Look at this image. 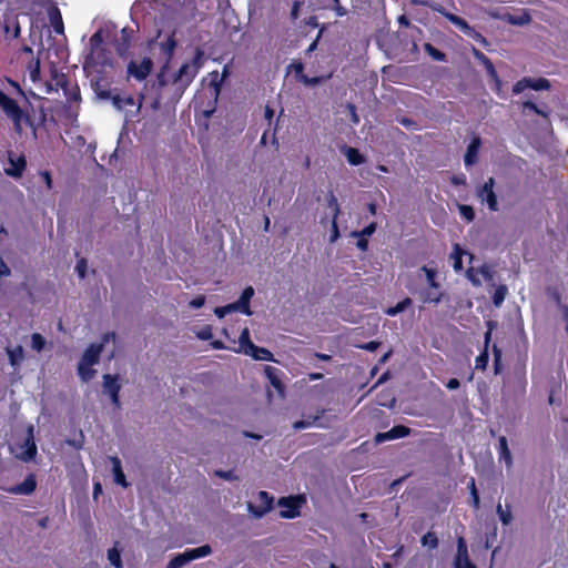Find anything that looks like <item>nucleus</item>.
I'll return each instance as SVG.
<instances>
[{"label":"nucleus","mask_w":568,"mask_h":568,"mask_svg":"<svg viewBox=\"0 0 568 568\" xmlns=\"http://www.w3.org/2000/svg\"><path fill=\"white\" fill-rule=\"evenodd\" d=\"M409 433H410V429L408 427L403 426V425H397V426H394L388 432L378 433L375 436V443L376 444H381V443H384L386 440H393V439H397V438H403V437L408 436Z\"/></svg>","instance_id":"obj_13"},{"label":"nucleus","mask_w":568,"mask_h":568,"mask_svg":"<svg viewBox=\"0 0 568 568\" xmlns=\"http://www.w3.org/2000/svg\"><path fill=\"white\" fill-rule=\"evenodd\" d=\"M460 383L457 378H450L447 384H446V387L450 390H454V389H457L459 387Z\"/></svg>","instance_id":"obj_64"},{"label":"nucleus","mask_w":568,"mask_h":568,"mask_svg":"<svg viewBox=\"0 0 568 568\" xmlns=\"http://www.w3.org/2000/svg\"><path fill=\"white\" fill-rule=\"evenodd\" d=\"M196 336L202 341H209L212 338L213 333L211 326L206 325L196 332Z\"/></svg>","instance_id":"obj_51"},{"label":"nucleus","mask_w":568,"mask_h":568,"mask_svg":"<svg viewBox=\"0 0 568 568\" xmlns=\"http://www.w3.org/2000/svg\"><path fill=\"white\" fill-rule=\"evenodd\" d=\"M468 554L467 544L464 537H459L457 540V555H466Z\"/></svg>","instance_id":"obj_58"},{"label":"nucleus","mask_w":568,"mask_h":568,"mask_svg":"<svg viewBox=\"0 0 568 568\" xmlns=\"http://www.w3.org/2000/svg\"><path fill=\"white\" fill-rule=\"evenodd\" d=\"M257 499L258 505L248 503L247 509L255 518H262L266 513H268L272 509L273 497H271L266 491H260L257 495Z\"/></svg>","instance_id":"obj_8"},{"label":"nucleus","mask_w":568,"mask_h":568,"mask_svg":"<svg viewBox=\"0 0 568 568\" xmlns=\"http://www.w3.org/2000/svg\"><path fill=\"white\" fill-rule=\"evenodd\" d=\"M495 180L489 178L477 192L481 202H486L490 211L498 210L497 196L494 192Z\"/></svg>","instance_id":"obj_9"},{"label":"nucleus","mask_w":568,"mask_h":568,"mask_svg":"<svg viewBox=\"0 0 568 568\" xmlns=\"http://www.w3.org/2000/svg\"><path fill=\"white\" fill-rule=\"evenodd\" d=\"M215 476L224 479V480H227V481H235L239 479L237 475L233 471V470H215L214 471Z\"/></svg>","instance_id":"obj_45"},{"label":"nucleus","mask_w":568,"mask_h":568,"mask_svg":"<svg viewBox=\"0 0 568 568\" xmlns=\"http://www.w3.org/2000/svg\"><path fill=\"white\" fill-rule=\"evenodd\" d=\"M444 16L453 23L455 24L457 28L460 29V31H463L464 33L465 32H470V26L464 20L462 19L460 17L458 16H455L453 13H449V12H445Z\"/></svg>","instance_id":"obj_27"},{"label":"nucleus","mask_w":568,"mask_h":568,"mask_svg":"<svg viewBox=\"0 0 568 568\" xmlns=\"http://www.w3.org/2000/svg\"><path fill=\"white\" fill-rule=\"evenodd\" d=\"M211 552L212 549L209 545H204L194 549H187L172 558L165 568H182L192 560L206 557Z\"/></svg>","instance_id":"obj_4"},{"label":"nucleus","mask_w":568,"mask_h":568,"mask_svg":"<svg viewBox=\"0 0 568 568\" xmlns=\"http://www.w3.org/2000/svg\"><path fill=\"white\" fill-rule=\"evenodd\" d=\"M108 559L115 568H122L120 551L115 547L108 550Z\"/></svg>","instance_id":"obj_37"},{"label":"nucleus","mask_w":568,"mask_h":568,"mask_svg":"<svg viewBox=\"0 0 568 568\" xmlns=\"http://www.w3.org/2000/svg\"><path fill=\"white\" fill-rule=\"evenodd\" d=\"M488 364V353L485 349L480 355H478L475 359V368L476 369H485Z\"/></svg>","instance_id":"obj_48"},{"label":"nucleus","mask_w":568,"mask_h":568,"mask_svg":"<svg viewBox=\"0 0 568 568\" xmlns=\"http://www.w3.org/2000/svg\"><path fill=\"white\" fill-rule=\"evenodd\" d=\"M44 344H45V341L42 337V335H40L38 333L32 334V336H31V347L34 351L41 352L43 349V347H44Z\"/></svg>","instance_id":"obj_42"},{"label":"nucleus","mask_w":568,"mask_h":568,"mask_svg":"<svg viewBox=\"0 0 568 568\" xmlns=\"http://www.w3.org/2000/svg\"><path fill=\"white\" fill-rule=\"evenodd\" d=\"M27 161L24 155H16L13 152L8 153V166L4 169L7 175L19 179L26 170Z\"/></svg>","instance_id":"obj_10"},{"label":"nucleus","mask_w":568,"mask_h":568,"mask_svg":"<svg viewBox=\"0 0 568 568\" xmlns=\"http://www.w3.org/2000/svg\"><path fill=\"white\" fill-rule=\"evenodd\" d=\"M102 43V33L97 31L90 39V54L89 59L93 62H99V54L101 52L100 44Z\"/></svg>","instance_id":"obj_19"},{"label":"nucleus","mask_w":568,"mask_h":568,"mask_svg":"<svg viewBox=\"0 0 568 568\" xmlns=\"http://www.w3.org/2000/svg\"><path fill=\"white\" fill-rule=\"evenodd\" d=\"M37 481L34 475H29L21 484L17 485L12 491L19 495H30L36 490Z\"/></svg>","instance_id":"obj_18"},{"label":"nucleus","mask_w":568,"mask_h":568,"mask_svg":"<svg viewBox=\"0 0 568 568\" xmlns=\"http://www.w3.org/2000/svg\"><path fill=\"white\" fill-rule=\"evenodd\" d=\"M459 213L460 215L466 219L468 222L473 221L474 220V211L471 209V206H468V205H459Z\"/></svg>","instance_id":"obj_50"},{"label":"nucleus","mask_w":568,"mask_h":568,"mask_svg":"<svg viewBox=\"0 0 568 568\" xmlns=\"http://www.w3.org/2000/svg\"><path fill=\"white\" fill-rule=\"evenodd\" d=\"M204 304H205V296L204 295H199L195 298H193L192 301H190V303H189L190 307H192V308H200Z\"/></svg>","instance_id":"obj_56"},{"label":"nucleus","mask_w":568,"mask_h":568,"mask_svg":"<svg viewBox=\"0 0 568 568\" xmlns=\"http://www.w3.org/2000/svg\"><path fill=\"white\" fill-rule=\"evenodd\" d=\"M422 271L426 275V280H427V283L429 284V287L437 290L439 285H438V283L435 280L436 271L434 268H430V267H427V266H423Z\"/></svg>","instance_id":"obj_36"},{"label":"nucleus","mask_w":568,"mask_h":568,"mask_svg":"<svg viewBox=\"0 0 568 568\" xmlns=\"http://www.w3.org/2000/svg\"><path fill=\"white\" fill-rule=\"evenodd\" d=\"M338 237H339V231H338L337 222L335 220H332V232H331V236H329V242L334 243L338 240Z\"/></svg>","instance_id":"obj_57"},{"label":"nucleus","mask_w":568,"mask_h":568,"mask_svg":"<svg viewBox=\"0 0 568 568\" xmlns=\"http://www.w3.org/2000/svg\"><path fill=\"white\" fill-rule=\"evenodd\" d=\"M40 74V62L39 60L30 64V78L32 81H37Z\"/></svg>","instance_id":"obj_53"},{"label":"nucleus","mask_w":568,"mask_h":568,"mask_svg":"<svg viewBox=\"0 0 568 568\" xmlns=\"http://www.w3.org/2000/svg\"><path fill=\"white\" fill-rule=\"evenodd\" d=\"M498 457L499 460L505 462L507 468L513 466V456L508 447V442L505 436H500L498 440Z\"/></svg>","instance_id":"obj_17"},{"label":"nucleus","mask_w":568,"mask_h":568,"mask_svg":"<svg viewBox=\"0 0 568 568\" xmlns=\"http://www.w3.org/2000/svg\"><path fill=\"white\" fill-rule=\"evenodd\" d=\"M376 230V223H371L369 225H367L365 229H363L362 231H354L352 232V236L353 237H365V236H371Z\"/></svg>","instance_id":"obj_43"},{"label":"nucleus","mask_w":568,"mask_h":568,"mask_svg":"<svg viewBox=\"0 0 568 568\" xmlns=\"http://www.w3.org/2000/svg\"><path fill=\"white\" fill-rule=\"evenodd\" d=\"M78 375L83 382H89L94 377L95 369L92 368V365L79 363Z\"/></svg>","instance_id":"obj_26"},{"label":"nucleus","mask_w":568,"mask_h":568,"mask_svg":"<svg viewBox=\"0 0 568 568\" xmlns=\"http://www.w3.org/2000/svg\"><path fill=\"white\" fill-rule=\"evenodd\" d=\"M246 355L253 357L256 361H266V362L275 361L273 354L268 349L258 347L256 345H254V347L251 351H247Z\"/></svg>","instance_id":"obj_22"},{"label":"nucleus","mask_w":568,"mask_h":568,"mask_svg":"<svg viewBox=\"0 0 568 568\" xmlns=\"http://www.w3.org/2000/svg\"><path fill=\"white\" fill-rule=\"evenodd\" d=\"M152 68L153 62L150 58H144L141 61H131L128 65V74L138 81H142L150 74Z\"/></svg>","instance_id":"obj_7"},{"label":"nucleus","mask_w":568,"mask_h":568,"mask_svg":"<svg viewBox=\"0 0 568 568\" xmlns=\"http://www.w3.org/2000/svg\"><path fill=\"white\" fill-rule=\"evenodd\" d=\"M112 103L116 109L121 110L126 105H134L135 101H134V98L131 95H126V97L114 95V97H112Z\"/></svg>","instance_id":"obj_30"},{"label":"nucleus","mask_w":568,"mask_h":568,"mask_svg":"<svg viewBox=\"0 0 568 568\" xmlns=\"http://www.w3.org/2000/svg\"><path fill=\"white\" fill-rule=\"evenodd\" d=\"M412 304V300L406 297L402 302L397 303L394 307H389L386 310V314L389 316H395L398 313L405 311Z\"/></svg>","instance_id":"obj_32"},{"label":"nucleus","mask_w":568,"mask_h":568,"mask_svg":"<svg viewBox=\"0 0 568 568\" xmlns=\"http://www.w3.org/2000/svg\"><path fill=\"white\" fill-rule=\"evenodd\" d=\"M87 267H88V264H87V261L84 258H81V260L78 261V263L75 265V271H77L78 275L81 278L85 277Z\"/></svg>","instance_id":"obj_52"},{"label":"nucleus","mask_w":568,"mask_h":568,"mask_svg":"<svg viewBox=\"0 0 568 568\" xmlns=\"http://www.w3.org/2000/svg\"><path fill=\"white\" fill-rule=\"evenodd\" d=\"M454 566L455 568H476L475 565L470 561L468 554L456 555Z\"/></svg>","instance_id":"obj_33"},{"label":"nucleus","mask_w":568,"mask_h":568,"mask_svg":"<svg viewBox=\"0 0 568 568\" xmlns=\"http://www.w3.org/2000/svg\"><path fill=\"white\" fill-rule=\"evenodd\" d=\"M323 78L315 77V78H308L307 75H302L300 78V81L303 82L305 85L314 87L318 84Z\"/></svg>","instance_id":"obj_54"},{"label":"nucleus","mask_w":568,"mask_h":568,"mask_svg":"<svg viewBox=\"0 0 568 568\" xmlns=\"http://www.w3.org/2000/svg\"><path fill=\"white\" fill-rule=\"evenodd\" d=\"M264 373L270 379L271 384L278 390H282V383L277 377V369L273 366H265Z\"/></svg>","instance_id":"obj_28"},{"label":"nucleus","mask_w":568,"mask_h":568,"mask_svg":"<svg viewBox=\"0 0 568 568\" xmlns=\"http://www.w3.org/2000/svg\"><path fill=\"white\" fill-rule=\"evenodd\" d=\"M254 295V288L252 286H247L243 292L241 297L239 298L240 304H243L245 308H250V301Z\"/></svg>","instance_id":"obj_41"},{"label":"nucleus","mask_w":568,"mask_h":568,"mask_svg":"<svg viewBox=\"0 0 568 568\" xmlns=\"http://www.w3.org/2000/svg\"><path fill=\"white\" fill-rule=\"evenodd\" d=\"M468 255V253L463 250L458 244H455L453 247V252L450 253V258L453 260V267L456 272H460L463 270V256ZM470 260L473 255L469 254Z\"/></svg>","instance_id":"obj_20"},{"label":"nucleus","mask_w":568,"mask_h":568,"mask_svg":"<svg viewBox=\"0 0 568 568\" xmlns=\"http://www.w3.org/2000/svg\"><path fill=\"white\" fill-rule=\"evenodd\" d=\"M240 352L246 355L247 351H251L254 347V344L250 339V331L245 327L239 337Z\"/></svg>","instance_id":"obj_25"},{"label":"nucleus","mask_w":568,"mask_h":568,"mask_svg":"<svg viewBox=\"0 0 568 568\" xmlns=\"http://www.w3.org/2000/svg\"><path fill=\"white\" fill-rule=\"evenodd\" d=\"M480 274L477 273V268L470 267L467 270V278L475 285L480 286L481 285V278Z\"/></svg>","instance_id":"obj_49"},{"label":"nucleus","mask_w":568,"mask_h":568,"mask_svg":"<svg viewBox=\"0 0 568 568\" xmlns=\"http://www.w3.org/2000/svg\"><path fill=\"white\" fill-rule=\"evenodd\" d=\"M292 69H293V71L295 72V74H296V77H297V79H298V80H300V78H301L302 75H305V74L303 73L304 67H303V64H302V63H295V64H293V65H292Z\"/></svg>","instance_id":"obj_62"},{"label":"nucleus","mask_w":568,"mask_h":568,"mask_svg":"<svg viewBox=\"0 0 568 568\" xmlns=\"http://www.w3.org/2000/svg\"><path fill=\"white\" fill-rule=\"evenodd\" d=\"M524 108L529 109V110L534 111L535 113L540 114L545 118L547 116V114L544 111H541L534 102H530V101L525 102Z\"/></svg>","instance_id":"obj_59"},{"label":"nucleus","mask_w":568,"mask_h":568,"mask_svg":"<svg viewBox=\"0 0 568 568\" xmlns=\"http://www.w3.org/2000/svg\"><path fill=\"white\" fill-rule=\"evenodd\" d=\"M0 108L3 110L7 116L12 120L14 130L18 133H21L22 123L24 120H28V116L23 114L22 110L14 100L2 91H0Z\"/></svg>","instance_id":"obj_3"},{"label":"nucleus","mask_w":568,"mask_h":568,"mask_svg":"<svg viewBox=\"0 0 568 568\" xmlns=\"http://www.w3.org/2000/svg\"><path fill=\"white\" fill-rule=\"evenodd\" d=\"M530 78H524L519 80L513 88L514 94H519L524 92L526 89H529Z\"/></svg>","instance_id":"obj_47"},{"label":"nucleus","mask_w":568,"mask_h":568,"mask_svg":"<svg viewBox=\"0 0 568 568\" xmlns=\"http://www.w3.org/2000/svg\"><path fill=\"white\" fill-rule=\"evenodd\" d=\"M11 453L22 462H31L37 455V445L34 443V428L29 425L21 440L14 442L10 446Z\"/></svg>","instance_id":"obj_2"},{"label":"nucleus","mask_w":568,"mask_h":568,"mask_svg":"<svg viewBox=\"0 0 568 568\" xmlns=\"http://www.w3.org/2000/svg\"><path fill=\"white\" fill-rule=\"evenodd\" d=\"M344 154L352 165H359L365 162V158L354 148H345Z\"/></svg>","instance_id":"obj_24"},{"label":"nucleus","mask_w":568,"mask_h":568,"mask_svg":"<svg viewBox=\"0 0 568 568\" xmlns=\"http://www.w3.org/2000/svg\"><path fill=\"white\" fill-rule=\"evenodd\" d=\"M549 87H550L549 81L546 79H542V78L531 79L530 78L529 89L539 91V90H547V89H549Z\"/></svg>","instance_id":"obj_39"},{"label":"nucleus","mask_w":568,"mask_h":568,"mask_svg":"<svg viewBox=\"0 0 568 568\" xmlns=\"http://www.w3.org/2000/svg\"><path fill=\"white\" fill-rule=\"evenodd\" d=\"M507 294V287L505 285L498 286L493 295V302L496 306H500L505 301Z\"/></svg>","instance_id":"obj_34"},{"label":"nucleus","mask_w":568,"mask_h":568,"mask_svg":"<svg viewBox=\"0 0 568 568\" xmlns=\"http://www.w3.org/2000/svg\"><path fill=\"white\" fill-rule=\"evenodd\" d=\"M9 361L12 366H17L23 359V348L21 346H17L16 348L7 349Z\"/></svg>","instance_id":"obj_29"},{"label":"nucleus","mask_w":568,"mask_h":568,"mask_svg":"<svg viewBox=\"0 0 568 568\" xmlns=\"http://www.w3.org/2000/svg\"><path fill=\"white\" fill-rule=\"evenodd\" d=\"M473 53H474V57L476 58V60L479 61L480 63H483L488 75L495 82L496 90L498 91L500 89L501 82H500V79H499L491 61L481 51H479L477 49H474Z\"/></svg>","instance_id":"obj_14"},{"label":"nucleus","mask_w":568,"mask_h":568,"mask_svg":"<svg viewBox=\"0 0 568 568\" xmlns=\"http://www.w3.org/2000/svg\"><path fill=\"white\" fill-rule=\"evenodd\" d=\"M420 541L423 546H427L432 549H435L438 546V539L432 531H428L426 535H424Z\"/></svg>","instance_id":"obj_38"},{"label":"nucleus","mask_w":568,"mask_h":568,"mask_svg":"<svg viewBox=\"0 0 568 568\" xmlns=\"http://www.w3.org/2000/svg\"><path fill=\"white\" fill-rule=\"evenodd\" d=\"M120 389L121 385L119 383L118 376L110 374H105L103 376V392L110 396L111 402L115 407H120Z\"/></svg>","instance_id":"obj_12"},{"label":"nucleus","mask_w":568,"mask_h":568,"mask_svg":"<svg viewBox=\"0 0 568 568\" xmlns=\"http://www.w3.org/2000/svg\"><path fill=\"white\" fill-rule=\"evenodd\" d=\"M477 273L480 274L485 282L491 283L494 285L495 272L489 265H483L481 267L477 268Z\"/></svg>","instance_id":"obj_35"},{"label":"nucleus","mask_w":568,"mask_h":568,"mask_svg":"<svg viewBox=\"0 0 568 568\" xmlns=\"http://www.w3.org/2000/svg\"><path fill=\"white\" fill-rule=\"evenodd\" d=\"M51 27L55 33L62 34L64 31L61 12L58 8H53L49 12Z\"/></svg>","instance_id":"obj_21"},{"label":"nucleus","mask_w":568,"mask_h":568,"mask_svg":"<svg viewBox=\"0 0 568 568\" xmlns=\"http://www.w3.org/2000/svg\"><path fill=\"white\" fill-rule=\"evenodd\" d=\"M378 346H379L378 342L372 341V342H368V343L362 345L361 347L363 349H366V351H369V352H374V351H376L378 348Z\"/></svg>","instance_id":"obj_61"},{"label":"nucleus","mask_w":568,"mask_h":568,"mask_svg":"<svg viewBox=\"0 0 568 568\" xmlns=\"http://www.w3.org/2000/svg\"><path fill=\"white\" fill-rule=\"evenodd\" d=\"M465 34L473 38L477 42H480L481 44H486V39L471 27H470V32H465Z\"/></svg>","instance_id":"obj_55"},{"label":"nucleus","mask_w":568,"mask_h":568,"mask_svg":"<svg viewBox=\"0 0 568 568\" xmlns=\"http://www.w3.org/2000/svg\"><path fill=\"white\" fill-rule=\"evenodd\" d=\"M110 462L112 464V473H113L114 481L118 485H121L122 487L126 488L129 486V484H128V481L125 479V475L122 470L121 460L119 459V457L112 456V457H110Z\"/></svg>","instance_id":"obj_16"},{"label":"nucleus","mask_w":568,"mask_h":568,"mask_svg":"<svg viewBox=\"0 0 568 568\" xmlns=\"http://www.w3.org/2000/svg\"><path fill=\"white\" fill-rule=\"evenodd\" d=\"M202 60L203 52L196 50L195 55L175 71L165 63L158 74L159 87L168 89L174 98L180 99L200 71Z\"/></svg>","instance_id":"obj_1"},{"label":"nucleus","mask_w":568,"mask_h":568,"mask_svg":"<svg viewBox=\"0 0 568 568\" xmlns=\"http://www.w3.org/2000/svg\"><path fill=\"white\" fill-rule=\"evenodd\" d=\"M214 313H215V315H216L217 317H220V318H222V317H224L225 315L230 314L226 305H225V306H221V307H216V308L214 310Z\"/></svg>","instance_id":"obj_63"},{"label":"nucleus","mask_w":568,"mask_h":568,"mask_svg":"<svg viewBox=\"0 0 568 568\" xmlns=\"http://www.w3.org/2000/svg\"><path fill=\"white\" fill-rule=\"evenodd\" d=\"M442 296H443V293H440L435 288H429L427 291H423L420 292V300L424 302V303H434V304H437L440 302L442 300Z\"/></svg>","instance_id":"obj_23"},{"label":"nucleus","mask_w":568,"mask_h":568,"mask_svg":"<svg viewBox=\"0 0 568 568\" xmlns=\"http://www.w3.org/2000/svg\"><path fill=\"white\" fill-rule=\"evenodd\" d=\"M226 306H227L229 313L239 311V312H241V313H243L245 315H248V316L252 315L251 310L250 308H245L243 304H240L239 300L236 302H234V303H231V304L226 305Z\"/></svg>","instance_id":"obj_46"},{"label":"nucleus","mask_w":568,"mask_h":568,"mask_svg":"<svg viewBox=\"0 0 568 568\" xmlns=\"http://www.w3.org/2000/svg\"><path fill=\"white\" fill-rule=\"evenodd\" d=\"M254 295V288L252 286H247L243 292L241 297L239 298L240 304H243L245 308H250V301Z\"/></svg>","instance_id":"obj_40"},{"label":"nucleus","mask_w":568,"mask_h":568,"mask_svg":"<svg viewBox=\"0 0 568 568\" xmlns=\"http://www.w3.org/2000/svg\"><path fill=\"white\" fill-rule=\"evenodd\" d=\"M175 47L176 42L172 34H168L164 37L159 34L158 40L152 44V50L159 49L163 55V59L165 60V63H169Z\"/></svg>","instance_id":"obj_11"},{"label":"nucleus","mask_w":568,"mask_h":568,"mask_svg":"<svg viewBox=\"0 0 568 568\" xmlns=\"http://www.w3.org/2000/svg\"><path fill=\"white\" fill-rule=\"evenodd\" d=\"M115 339L114 333H105L102 336V343L100 344H91L83 353L80 363L81 364H89V365H95L99 362V357L103 351L104 344L109 343L110 341Z\"/></svg>","instance_id":"obj_6"},{"label":"nucleus","mask_w":568,"mask_h":568,"mask_svg":"<svg viewBox=\"0 0 568 568\" xmlns=\"http://www.w3.org/2000/svg\"><path fill=\"white\" fill-rule=\"evenodd\" d=\"M450 182L454 185H465L466 184V176L463 173L453 175L452 179H450Z\"/></svg>","instance_id":"obj_60"},{"label":"nucleus","mask_w":568,"mask_h":568,"mask_svg":"<svg viewBox=\"0 0 568 568\" xmlns=\"http://www.w3.org/2000/svg\"><path fill=\"white\" fill-rule=\"evenodd\" d=\"M305 503L306 498L303 495L281 498L278 500V506L282 508L280 517L295 518L300 516V509Z\"/></svg>","instance_id":"obj_5"},{"label":"nucleus","mask_w":568,"mask_h":568,"mask_svg":"<svg viewBox=\"0 0 568 568\" xmlns=\"http://www.w3.org/2000/svg\"><path fill=\"white\" fill-rule=\"evenodd\" d=\"M320 418V416H315L313 418H307L303 420H297L293 424L294 429L300 430L304 428H308L315 424V422Z\"/></svg>","instance_id":"obj_44"},{"label":"nucleus","mask_w":568,"mask_h":568,"mask_svg":"<svg viewBox=\"0 0 568 568\" xmlns=\"http://www.w3.org/2000/svg\"><path fill=\"white\" fill-rule=\"evenodd\" d=\"M496 511L499 516V519L500 521L504 524V525H509L513 520V515H511V511H510V508L509 506H507L506 508H504L500 504L497 505V508H496Z\"/></svg>","instance_id":"obj_31"},{"label":"nucleus","mask_w":568,"mask_h":568,"mask_svg":"<svg viewBox=\"0 0 568 568\" xmlns=\"http://www.w3.org/2000/svg\"><path fill=\"white\" fill-rule=\"evenodd\" d=\"M481 145L480 138L476 136L473 139L470 144L467 148V152L464 158V162L466 166H471L477 162V156L479 152V148Z\"/></svg>","instance_id":"obj_15"}]
</instances>
